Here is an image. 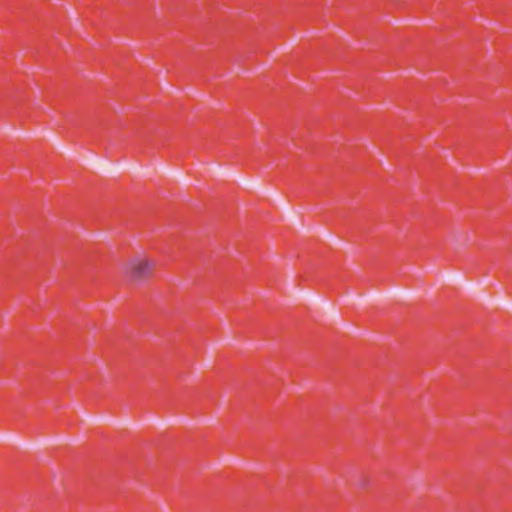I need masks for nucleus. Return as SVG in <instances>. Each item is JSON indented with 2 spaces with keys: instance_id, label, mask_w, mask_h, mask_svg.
I'll list each match as a JSON object with an SVG mask.
<instances>
[{
  "instance_id": "f257e3e1",
  "label": "nucleus",
  "mask_w": 512,
  "mask_h": 512,
  "mask_svg": "<svg viewBox=\"0 0 512 512\" xmlns=\"http://www.w3.org/2000/svg\"><path fill=\"white\" fill-rule=\"evenodd\" d=\"M152 266L153 264L147 259H134L129 264L128 273L132 279L142 280L150 274Z\"/></svg>"
}]
</instances>
